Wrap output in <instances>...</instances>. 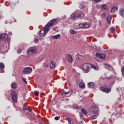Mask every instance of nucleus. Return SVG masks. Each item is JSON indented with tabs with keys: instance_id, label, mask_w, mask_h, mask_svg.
Here are the masks:
<instances>
[{
	"instance_id": "1",
	"label": "nucleus",
	"mask_w": 124,
	"mask_h": 124,
	"mask_svg": "<svg viewBox=\"0 0 124 124\" xmlns=\"http://www.w3.org/2000/svg\"><path fill=\"white\" fill-rule=\"evenodd\" d=\"M58 19L57 18L53 19L50 21L43 28V29L40 31V36L42 37L45 36L47 34V32L49 31V29L51 26H53L54 23H57Z\"/></svg>"
},
{
	"instance_id": "2",
	"label": "nucleus",
	"mask_w": 124,
	"mask_h": 124,
	"mask_svg": "<svg viewBox=\"0 0 124 124\" xmlns=\"http://www.w3.org/2000/svg\"><path fill=\"white\" fill-rule=\"evenodd\" d=\"M91 108L92 109V111H91L92 114H97L91 116V120H94L96 119L97 116H98V112H99V108H98V106L95 105V104H93Z\"/></svg>"
},
{
	"instance_id": "3",
	"label": "nucleus",
	"mask_w": 124,
	"mask_h": 124,
	"mask_svg": "<svg viewBox=\"0 0 124 124\" xmlns=\"http://www.w3.org/2000/svg\"><path fill=\"white\" fill-rule=\"evenodd\" d=\"M85 16V14L81 11H78L76 13L72 14L71 16V18L73 20H77L79 18L80 19H82Z\"/></svg>"
},
{
	"instance_id": "4",
	"label": "nucleus",
	"mask_w": 124,
	"mask_h": 124,
	"mask_svg": "<svg viewBox=\"0 0 124 124\" xmlns=\"http://www.w3.org/2000/svg\"><path fill=\"white\" fill-rule=\"evenodd\" d=\"M91 66H92V64H91L84 63L82 65L81 67L84 73H89V72H90V69H91Z\"/></svg>"
},
{
	"instance_id": "5",
	"label": "nucleus",
	"mask_w": 124,
	"mask_h": 124,
	"mask_svg": "<svg viewBox=\"0 0 124 124\" xmlns=\"http://www.w3.org/2000/svg\"><path fill=\"white\" fill-rule=\"evenodd\" d=\"M31 72H32V69L30 67H27L23 69L22 74H31Z\"/></svg>"
},
{
	"instance_id": "6",
	"label": "nucleus",
	"mask_w": 124,
	"mask_h": 124,
	"mask_svg": "<svg viewBox=\"0 0 124 124\" xmlns=\"http://www.w3.org/2000/svg\"><path fill=\"white\" fill-rule=\"evenodd\" d=\"M36 52H37V51L36 50V48L33 47H30L28 51V54H29V55H31V56H32V55H34V54H36Z\"/></svg>"
},
{
	"instance_id": "7",
	"label": "nucleus",
	"mask_w": 124,
	"mask_h": 124,
	"mask_svg": "<svg viewBox=\"0 0 124 124\" xmlns=\"http://www.w3.org/2000/svg\"><path fill=\"white\" fill-rule=\"evenodd\" d=\"M11 95H12V98L13 99V101L16 103L17 102V95L15 93V92L14 91H12L11 92Z\"/></svg>"
},
{
	"instance_id": "8",
	"label": "nucleus",
	"mask_w": 124,
	"mask_h": 124,
	"mask_svg": "<svg viewBox=\"0 0 124 124\" xmlns=\"http://www.w3.org/2000/svg\"><path fill=\"white\" fill-rule=\"evenodd\" d=\"M96 58L100 59V60H104L106 57V55L104 54H101L100 53H97L95 55Z\"/></svg>"
},
{
	"instance_id": "9",
	"label": "nucleus",
	"mask_w": 124,
	"mask_h": 124,
	"mask_svg": "<svg viewBox=\"0 0 124 124\" xmlns=\"http://www.w3.org/2000/svg\"><path fill=\"white\" fill-rule=\"evenodd\" d=\"M2 39H5V40H7L8 39V35L5 33H2L0 34V42L2 40Z\"/></svg>"
},
{
	"instance_id": "10",
	"label": "nucleus",
	"mask_w": 124,
	"mask_h": 124,
	"mask_svg": "<svg viewBox=\"0 0 124 124\" xmlns=\"http://www.w3.org/2000/svg\"><path fill=\"white\" fill-rule=\"evenodd\" d=\"M79 26L82 29H88V28H89L90 27V25H89L87 23H79Z\"/></svg>"
},
{
	"instance_id": "11",
	"label": "nucleus",
	"mask_w": 124,
	"mask_h": 124,
	"mask_svg": "<svg viewBox=\"0 0 124 124\" xmlns=\"http://www.w3.org/2000/svg\"><path fill=\"white\" fill-rule=\"evenodd\" d=\"M66 58L67 60V61L69 62H70L71 63H72V62H73V59L72 58V56H71V55L67 54L66 55Z\"/></svg>"
},
{
	"instance_id": "12",
	"label": "nucleus",
	"mask_w": 124,
	"mask_h": 124,
	"mask_svg": "<svg viewBox=\"0 0 124 124\" xmlns=\"http://www.w3.org/2000/svg\"><path fill=\"white\" fill-rule=\"evenodd\" d=\"M100 90L101 91L104 92V93H109V89L106 88V87L105 86L100 87Z\"/></svg>"
},
{
	"instance_id": "13",
	"label": "nucleus",
	"mask_w": 124,
	"mask_h": 124,
	"mask_svg": "<svg viewBox=\"0 0 124 124\" xmlns=\"http://www.w3.org/2000/svg\"><path fill=\"white\" fill-rule=\"evenodd\" d=\"M76 58L77 60H79V61H83L84 60V57L80 55H77Z\"/></svg>"
},
{
	"instance_id": "14",
	"label": "nucleus",
	"mask_w": 124,
	"mask_h": 124,
	"mask_svg": "<svg viewBox=\"0 0 124 124\" xmlns=\"http://www.w3.org/2000/svg\"><path fill=\"white\" fill-rule=\"evenodd\" d=\"M116 11H118V7H113L111 8L110 13H115V12H116Z\"/></svg>"
},
{
	"instance_id": "15",
	"label": "nucleus",
	"mask_w": 124,
	"mask_h": 124,
	"mask_svg": "<svg viewBox=\"0 0 124 124\" xmlns=\"http://www.w3.org/2000/svg\"><path fill=\"white\" fill-rule=\"evenodd\" d=\"M11 87L12 89H17V84H16L15 82H13L11 84Z\"/></svg>"
},
{
	"instance_id": "16",
	"label": "nucleus",
	"mask_w": 124,
	"mask_h": 124,
	"mask_svg": "<svg viewBox=\"0 0 124 124\" xmlns=\"http://www.w3.org/2000/svg\"><path fill=\"white\" fill-rule=\"evenodd\" d=\"M93 86H94L93 82H89L88 83V86L90 89H93Z\"/></svg>"
},
{
	"instance_id": "17",
	"label": "nucleus",
	"mask_w": 124,
	"mask_h": 124,
	"mask_svg": "<svg viewBox=\"0 0 124 124\" xmlns=\"http://www.w3.org/2000/svg\"><path fill=\"white\" fill-rule=\"evenodd\" d=\"M50 67L51 68V69H54V68H55V67H56V65L53 63V62H52V61H51L50 63Z\"/></svg>"
},
{
	"instance_id": "18",
	"label": "nucleus",
	"mask_w": 124,
	"mask_h": 124,
	"mask_svg": "<svg viewBox=\"0 0 124 124\" xmlns=\"http://www.w3.org/2000/svg\"><path fill=\"white\" fill-rule=\"evenodd\" d=\"M91 68H93L94 70H99V68L97 66H94L93 65L91 64Z\"/></svg>"
},
{
	"instance_id": "19",
	"label": "nucleus",
	"mask_w": 124,
	"mask_h": 124,
	"mask_svg": "<svg viewBox=\"0 0 124 124\" xmlns=\"http://www.w3.org/2000/svg\"><path fill=\"white\" fill-rule=\"evenodd\" d=\"M79 87L80 89H84L85 88V83L83 82H80L79 84Z\"/></svg>"
},
{
	"instance_id": "20",
	"label": "nucleus",
	"mask_w": 124,
	"mask_h": 124,
	"mask_svg": "<svg viewBox=\"0 0 124 124\" xmlns=\"http://www.w3.org/2000/svg\"><path fill=\"white\" fill-rule=\"evenodd\" d=\"M60 37H61V34H58L56 35H54L53 36V39H59V38H60Z\"/></svg>"
},
{
	"instance_id": "21",
	"label": "nucleus",
	"mask_w": 124,
	"mask_h": 124,
	"mask_svg": "<svg viewBox=\"0 0 124 124\" xmlns=\"http://www.w3.org/2000/svg\"><path fill=\"white\" fill-rule=\"evenodd\" d=\"M108 7L106 4H103L102 6V9L103 10H107Z\"/></svg>"
},
{
	"instance_id": "22",
	"label": "nucleus",
	"mask_w": 124,
	"mask_h": 124,
	"mask_svg": "<svg viewBox=\"0 0 124 124\" xmlns=\"http://www.w3.org/2000/svg\"><path fill=\"white\" fill-rule=\"evenodd\" d=\"M81 112L84 115H87V114H88V112L87 111V110L84 108L81 109Z\"/></svg>"
},
{
	"instance_id": "23",
	"label": "nucleus",
	"mask_w": 124,
	"mask_h": 124,
	"mask_svg": "<svg viewBox=\"0 0 124 124\" xmlns=\"http://www.w3.org/2000/svg\"><path fill=\"white\" fill-rule=\"evenodd\" d=\"M66 121H68V124H71V119L70 118L67 117L65 118Z\"/></svg>"
},
{
	"instance_id": "24",
	"label": "nucleus",
	"mask_w": 124,
	"mask_h": 124,
	"mask_svg": "<svg viewBox=\"0 0 124 124\" xmlns=\"http://www.w3.org/2000/svg\"><path fill=\"white\" fill-rule=\"evenodd\" d=\"M23 111H25V110H27L29 112H31V109L29 108H28V107H27V108L23 107Z\"/></svg>"
},
{
	"instance_id": "25",
	"label": "nucleus",
	"mask_w": 124,
	"mask_h": 124,
	"mask_svg": "<svg viewBox=\"0 0 124 124\" xmlns=\"http://www.w3.org/2000/svg\"><path fill=\"white\" fill-rule=\"evenodd\" d=\"M120 15H121L123 17H124V9L121 10V11L120 12Z\"/></svg>"
},
{
	"instance_id": "26",
	"label": "nucleus",
	"mask_w": 124,
	"mask_h": 124,
	"mask_svg": "<svg viewBox=\"0 0 124 124\" xmlns=\"http://www.w3.org/2000/svg\"><path fill=\"white\" fill-rule=\"evenodd\" d=\"M0 68H4V64L3 63H0Z\"/></svg>"
},
{
	"instance_id": "27",
	"label": "nucleus",
	"mask_w": 124,
	"mask_h": 124,
	"mask_svg": "<svg viewBox=\"0 0 124 124\" xmlns=\"http://www.w3.org/2000/svg\"><path fill=\"white\" fill-rule=\"evenodd\" d=\"M111 32H115V31H116V29L114 27H112L110 28Z\"/></svg>"
},
{
	"instance_id": "28",
	"label": "nucleus",
	"mask_w": 124,
	"mask_h": 124,
	"mask_svg": "<svg viewBox=\"0 0 124 124\" xmlns=\"http://www.w3.org/2000/svg\"><path fill=\"white\" fill-rule=\"evenodd\" d=\"M70 33H71V34H75V31H74V30L71 29L70 30Z\"/></svg>"
},
{
	"instance_id": "29",
	"label": "nucleus",
	"mask_w": 124,
	"mask_h": 124,
	"mask_svg": "<svg viewBox=\"0 0 124 124\" xmlns=\"http://www.w3.org/2000/svg\"><path fill=\"white\" fill-rule=\"evenodd\" d=\"M70 92H65V91H62V94H68V93H69Z\"/></svg>"
},
{
	"instance_id": "30",
	"label": "nucleus",
	"mask_w": 124,
	"mask_h": 124,
	"mask_svg": "<svg viewBox=\"0 0 124 124\" xmlns=\"http://www.w3.org/2000/svg\"><path fill=\"white\" fill-rule=\"evenodd\" d=\"M43 65L44 67H48V66H49V65L47 63H44Z\"/></svg>"
},
{
	"instance_id": "31",
	"label": "nucleus",
	"mask_w": 124,
	"mask_h": 124,
	"mask_svg": "<svg viewBox=\"0 0 124 124\" xmlns=\"http://www.w3.org/2000/svg\"><path fill=\"white\" fill-rule=\"evenodd\" d=\"M102 17H103V18L106 17V13H103L101 15Z\"/></svg>"
},
{
	"instance_id": "32",
	"label": "nucleus",
	"mask_w": 124,
	"mask_h": 124,
	"mask_svg": "<svg viewBox=\"0 0 124 124\" xmlns=\"http://www.w3.org/2000/svg\"><path fill=\"white\" fill-rule=\"evenodd\" d=\"M4 73V70L3 68H0V73Z\"/></svg>"
},
{
	"instance_id": "33",
	"label": "nucleus",
	"mask_w": 124,
	"mask_h": 124,
	"mask_svg": "<svg viewBox=\"0 0 124 124\" xmlns=\"http://www.w3.org/2000/svg\"><path fill=\"white\" fill-rule=\"evenodd\" d=\"M22 80H23V81H24L25 84H28V82L27 81V79H26V78H23Z\"/></svg>"
},
{
	"instance_id": "34",
	"label": "nucleus",
	"mask_w": 124,
	"mask_h": 124,
	"mask_svg": "<svg viewBox=\"0 0 124 124\" xmlns=\"http://www.w3.org/2000/svg\"><path fill=\"white\" fill-rule=\"evenodd\" d=\"M34 94L35 96H38V92L37 91H35L34 93Z\"/></svg>"
},
{
	"instance_id": "35",
	"label": "nucleus",
	"mask_w": 124,
	"mask_h": 124,
	"mask_svg": "<svg viewBox=\"0 0 124 124\" xmlns=\"http://www.w3.org/2000/svg\"><path fill=\"white\" fill-rule=\"evenodd\" d=\"M60 116H56L54 119L56 121H59V120L60 119Z\"/></svg>"
},
{
	"instance_id": "36",
	"label": "nucleus",
	"mask_w": 124,
	"mask_h": 124,
	"mask_svg": "<svg viewBox=\"0 0 124 124\" xmlns=\"http://www.w3.org/2000/svg\"><path fill=\"white\" fill-rule=\"evenodd\" d=\"M109 25H110V24H111V19H112V16H109Z\"/></svg>"
},
{
	"instance_id": "37",
	"label": "nucleus",
	"mask_w": 124,
	"mask_h": 124,
	"mask_svg": "<svg viewBox=\"0 0 124 124\" xmlns=\"http://www.w3.org/2000/svg\"><path fill=\"white\" fill-rule=\"evenodd\" d=\"M105 68H108L109 67V65L107 63H105Z\"/></svg>"
},
{
	"instance_id": "38",
	"label": "nucleus",
	"mask_w": 124,
	"mask_h": 124,
	"mask_svg": "<svg viewBox=\"0 0 124 124\" xmlns=\"http://www.w3.org/2000/svg\"><path fill=\"white\" fill-rule=\"evenodd\" d=\"M17 52L18 54H21L22 53V50H21V49H17Z\"/></svg>"
},
{
	"instance_id": "39",
	"label": "nucleus",
	"mask_w": 124,
	"mask_h": 124,
	"mask_svg": "<svg viewBox=\"0 0 124 124\" xmlns=\"http://www.w3.org/2000/svg\"><path fill=\"white\" fill-rule=\"evenodd\" d=\"M75 77H77V78H80V74H77L76 76Z\"/></svg>"
},
{
	"instance_id": "40",
	"label": "nucleus",
	"mask_w": 124,
	"mask_h": 124,
	"mask_svg": "<svg viewBox=\"0 0 124 124\" xmlns=\"http://www.w3.org/2000/svg\"><path fill=\"white\" fill-rule=\"evenodd\" d=\"M79 8H80V9H83L84 8V6H83L82 4H80L79 5Z\"/></svg>"
},
{
	"instance_id": "41",
	"label": "nucleus",
	"mask_w": 124,
	"mask_h": 124,
	"mask_svg": "<svg viewBox=\"0 0 124 124\" xmlns=\"http://www.w3.org/2000/svg\"><path fill=\"white\" fill-rule=\"evenodd\" d=\"M109 70H112V71L114 70V68H113L112 66H109Z\"/></svg>"
},
{
	"instance_id": "42",
	"label": "nucleus",
	"mask_w": 124,
	"mask_h": 124,
	"mask_svg": "<svg viewBox=\"0 0 124 124\" xmlns=\"http://www.w3.org/2000/svg\"><path fill=\"white\" fill-rule=\"evenodd\" d=\"M37 41H38V39L36 38V39H35L34 42V43H37Z\"/></svg>"
},
{
	"instance_id": "43",
	"label": "nucleus",
	"mask_w": 124,
	"mask_h": 124,
	"mask_svg": "<svg viewBox=\"0 0 124 124\" xmlns=\"http://www.w3.org/2000/svg\"><path fill=\"white\" fill-rule=\"evenodd\" d=\"M83 117H84V115H83V114L80 113V118H81L82 119L83 118Z\"/></svg>"
},
{
	"instance_id": "44",
	"label": "nucleus",
	"mask_w": 124,
	"mask_h": 124,
	"mask_svg": "<svg viewBox=\"0 0 124 124\" xmlns=\"http://www.w3.org/2000/svg\"><path fill=\"white\" fill-rule=\"evenodd\" d=\"M77 109H78V110H79V109H80V107H79V106H77L76 107Z\"/></svg>"
},
{
	"instance_id": "45",
	"label": "nucleus",
	"mask_w": 124,
	"mask_h": 124,
	"mask_svg": "<svg viewBox=\"0 0 124 124\" xmlns=\"http://www.w3.org/2000/svg\"><path fill=\"white\" fill-rule=\"evenodd\" d=\"M106 20H107V22H108V23H109V17H107V18H106Z\"/></svg>"
},
{
	"instance_id": "46",
	"label": "nucleus",
	"mask_w": 124,
	"mask_h": 124,
	"mask_svg": "<svg viewBox=\"0 0 124 124\" xmlns=\"http://www.w3.org/2000/svg\"><path fill=\"white\" fill-rule=\"evenodd\" d=\"M9 35H12V32H9Z\"/></svg>"
},
{
	"instance_id": "47",
	"label": "nucleus",
	"mask_w": 124,
	"mask_h": 124,
	"mask_svg": "<svg viewBox=\"0 0 124 124\" xmlns=\"http://www.w3.org/2000/svg\"><path fill=\"white\" fill-rule=\"evenodd\" d=\"M52 30H53V31H56V29L55 28H53Z\"/></svg>"
},
{
	"instance_id": "48",
	"label": "nucleus",
	"mask_w": 124,
	"mask_h": 124,
	"mask_svg": "<svg viewBox=\"0 0 124 124\" xmlns=\"http://www.w3.org/2000/svg\"><path fill=\"white\" fill-rule=\"evenodd\" d=\"M79 124H83V122L82 121H81L79 123Z\"/></svg>"
},
{
	"instance_id": "49",
	"label": "nucleus",
	"mask_w": 124,
	"mask_h": 124,
	"mask_svg": "<svg viewBox=\"0 0 124 124\" xmlns=\"http://www.w3.org/2000/svg\"><path fill=\"white\" fill-rule=\"evenodd\" d=\"M109 92H111V88H109Z\"/></svg>"
},
{
	"instance_id": "50",
	"label": "nucleus",
	"mask_w": 124,
	"mask_h": 124,
	"mask_svg": "<svg viewBox=\"0 0 124 124\" xmlns=\"http://www.w3.org/2000/svg\"><path fill=\"white\" fill-rule=\"evenodd\" d=\"M14 22H16V20L15 19V20H14Z\"/></svg>"
},
{
	"instance_id": "51",
	"label": "nucleus",
	"mask_w": 124,
	"mask_h": 124,
	"mask_svg": "<svg viewBox=\"0 0 124 124\" xmlns=\"http://www.w3.org/2000/svg\"><path fill=\"white\" fill-rule=\"evenodd\" d=\"M5 23V24H7V22L6 21Z\"/></svg>"
}]
</instances>
